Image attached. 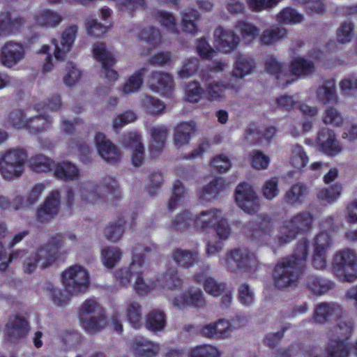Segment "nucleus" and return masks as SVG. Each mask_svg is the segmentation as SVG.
Wrapping results in <instances>:
<instances>
[{
	"mask_svg": "<svg viewBox=\"0 0 357 357\" xmlns=\"http://www.w3.org/2000/svg\"><path fill=\"white\" fill-rule=\"evenodd\" d=\"M313 215L307 211L298 213L285 221L280 227L276 239L272 241L273 222L268 216H262L252 233L257 242L271 247L287 244L293 241L298 234L310 230Z\"/></svg>",
	"mask_w": 357,
	"mask_h": 357,
	"instance_id": "obj_1",
	"label": "nucleus"
},
{
	"mask_svg": "<svg viewBox=\"0 0 357 357\" xmlns=\"http://www.w3.org/2000/svg\"><path fill=\"white\" fill-rule=\"evenodd\" d=\"M307 253V243L305 241L300 242L297 245L294 255L283 259L275 266L273 273L275 287L280 289H284L297 284L305 266Z\"/></svg>",
	"mask_w": 357,
	"mask_h": 357,
	"instance_id": "obj_2",
	"label": "nucleus"
},
{
	"mask_svg": "<svg viewBox=\"0 0 357 357\" xmlns=\"http://www.w3.org/2000/svg\"><path fill=\"white\" fill-rule=\"evenodd\" d=\"M62 248L63 242L61 236L56 234L30 253L22 251L24 272L31 273L37 267L45 269L53 266L59 257V250Z\"/></svg>",
	"mask_w": 357,
	"mask_h": 357,
	"instance_id": "obj_3",
	"label": "nucleus"
},
{
	"mask_svg": "<svg viewBox=\"0 0 357 357\" xmlns=\"http://www.w3.org/2000/svg\"><path fill=\"white\" fill-rule=\"evenodd\" d=\"M143 264L144 259L142 256L134 251L129 268L121 269L116 273V278L122 285L125 286L132 282V286L139 294H145L157 287V284L144 280L142 273L139 271Z\"/></svg>",
	"mask_w": 357,
	"mask_h": 357,
	"instance_id": "obj_4",
	"label": "nucleus"
},
{
	"mask_svg": "<svg viewBox=\"0 0 357 357\" xmlns=\"http://www.w3.org/2000/svg\"><path fill=\"white\" fill-rule=\"evenodd\" d=\"M26 151L19 147L0 152V174L7 181L20 178L24 173L26 160Z\"/></svg>",
	"mask_w": 357,
	"mask_h": 357,
	"instance_id": "obj_5",
	"label": "nucleus"
},
{
	"mask_svg": "<svg viewBox=\"0 0 357 357\" xmlns=\"http://www.w3.org/2000/svg\"><path fill=\"white\" fill-rule=\"evenodd\" d=\"M116 187V181L112 178H104L100 184L86 181L81 183L79 193L83 204L93 205L113 194Z\"/></svg>",
	"mask_w": 357,
	"mask_h": 357,
	"instance_id": "obj_6",
	"label": "nucleus"
},
{
	"mask_svg": "<svg viewBox=\"0 0 357 357\" xmlns=\"http://www.w3.org/2000/svg\"><path fill=\"white\" fill-rule=\"evenodd\" d=\"M79 319L82 328L92 334L99 332L106 325L102 307L93 299L86 300L83 303Z\"/></svg>",
	"mask_w": 357,
	"mask_h": 357,
	"instance_id": "obj_7",
	"label": "nucleus"
},
{
	"mask_svg": "<svg viewBox=\"0 0 357 357\" xmlns=\"http://www.w3.org/2000/svg\"><path fill=\"white\" fill-rule=\"evenodd\" d=\"M333 270L335 275L346 281L351 282L357 278V257L350 250L339 252L335 255Z\"/></svg>",
	"mask_w": 357,
	"mask_h": 357,
	"instance_id": "obj_8",
	"label": "nucleus"
},
{
	"mask_svg": "<svg viewBox=\"0 0 357 357\" xmlns=\"http://www.w3.org/2000/svg\"><path fill=\"white\" fill-rule=\"evenodd\" d=\"M61 282L65 288L74 293L86 288L89 283V274L83 266L74 264L66 268L61 273Z\"/></svg>",
	"mask_w": 357,
	"mask_h": 357,
	"instance_id": "obj_9",
	"label": "nucleus"
},
{
	"mask_svg": "<svg viewBox=\"0 0 357 357\" xmlns=\"http://www.w3.org/2000/svg\"><path fill=\"white\" fill-rule=\"evenodd\" d=\"M225 266L231 271L255 269L258 264L256 257L247 250L236 249L227 255Z\"/></svg>",
	"mask_w": 357,
	"mask_h": 357,
	"instance_id": "obj_10",
	"label": "nucleus"
},
{
	"mask_svg": "<svg viewBox=\"0 0 357 357\" xmlns=\"http://www.w3.org/2000/svg\"><path fill=\"white\" fill-rule=\"evenodd\" d=\"M236 202L238 206L249 214L256 213L259 208L258 197L252 188L247 184H239L236 188Z\"/></svg>",
	"mask_w": 357,
	"mask_h": 357,
	"instance_id": "obj_11",
	"label": "nucleus"
},
{
	"mask_svg": "<svg viewBox=\"0 0 357 357\" xmlns=\"http://www.w3.org/2000/svg\"><path fill=\"white\" fill-rule=\"evenodd\" d=\"M97 152L105 162L114 163L121 158L118 147L102 133H97L94 138Z\"/></svg>",
	"mask_w": 357,
	"mask_h": 357,
	"instance_id": "obj_12",
	"label": "nucleus"
},
{
	"mask_svg": "<svg viewBox=\"0 0 357 357\" xmlns=\"http://www.w3.org/2000/svg\"><path fill=\"white\" fill-rule=\"evenodd\" d=\"M61 195L59 191L51 192L37 210V219L41 222H47L59 213Z\"/></svg>",
	"mask_w": 357,
	"mask_h": 357,
	"instance_id": "obj_13",
	"label": "nucleus"
},
{
	"mask_svg": "<svg viewBox=\"0 0 357 357\" xmlns=\"http://www.w3.org/2000/svg\"><path fill=\"white\" fill-rule=\"evenodd\" d=\"M214 45L216 48L223 52L229 53L234 51L240 43V38L234 31L218 27L213 32Z\"/></svg>",
	"mask_w": 357,
	"mask_h": 357,
	"instance_id": "obj_14",
	"label": "nucleus"
},
{
	"mask_svg": "<svg viewBox=\"0 0 357 357\" xmlns=\"http://www.w3.org/2000/svg\"><path fill=\"white\" fill-rule=\"evenodd\" d=\"M25 56V50L20 43L8 41L1 47L0 61L8 68H11L22 61Z\"/></svg>",
	"mask_w": 357,
	"mask_h": 357,
	"instance_id": "obj_15",
	"label": "nucleus"
},
{
	"mask_svg": "<svg viewBox=\"0 0 357 357\" xmlns=\"http://www.w3.org/2000/svg\"><path fill=\"white\" fill-rule=\"evenodd\" d=\"M172 302L175 307L179 308L184 306L200 307L205 305L206 299L201 289L190 287L183 294L173 298Z\"/></svg>",
	"mask_w": 357,
	"mask_h": 357,
	"instance_id": "obj_16",
	"label": "nucleus"
},
{
	"mask_svg": "<svg viewBox=\"0 0 357 357\" xmlns=\"http://www.w3.org/2000/svg\"><path fill=\"white\" fill-rule=\"evenodd\" d=\"M27 321L22 317L16 315L10 317L5 326V335L10 341H16L24 337L29 333Z\"/></svg>",
	"mask_w": 357,
	"mask_h": 357,
	"instance_id": "obj_17",
	"label": "nucleus"
},
{
	"mask_svg": "<svg viewBox=\"0 0 357 357\" xmlns=\"http://www.w3.org/2000/svg\"><path fill=\"white\" fill-rule=\"evenodd\" d=\"M314 64L302 58H296L292 61L291 66L287 70L286 86L296 80L301 76H305L314 71Z\"/></svg>",
	"mask_w": 357,
	"mask_h": 357,
	"instance_id": "obj_18",
	"label": "nucleus"
},
{
	"mask_svg": "<svg viewBox=\"0 0 357 357\" xmlns=\"http://www.w3.org/2000/svg\"><path fill=\"white\" fill-rule=\"evenodd\" d=\"M149 83L152 91L163 95L168 94L174 88L172 75L161 71L153 72L151 75Z\"/></svg>",
	"mask_w": 357,
	"mask_h": 357,
	"instance_id": "obj_19",
	"label": "nucleus"
},
{
	"mask_svg": "<svg viewBox=\"0 0 357 357\" xmlns=\"http://www.w3.org/2000/svg\"><path fill=\"white\" fill-rule=\"evenodd\" d=\"M342 315L343 311L337 304L321 303L315 309L314 319L316 322L323 324L327 321L337 320Z\"/></svg>",
	"mask_w": 357,
	"mask_h": 357,
	"instance_id": "obj_20",
	"label": "nucleus"
},
{
	"mask_svg": "<svg viewBox=\"0 0 357 357\" xmlns=\"http://www.w3.org/2000/svg\"><path fill=\"white\" fill-rule=\"evenodd\" d=\"M130 347L137 357H154L160 349L158 344L143 337L134 338Z\"/></svg>",
	"mask_w": 357,
	"mask_h": 357,
	"instance_id": "obj_21",
	"label": "nucleus"
},
{
	"mask_svg": "<svg viewBox=\"0 0 357 357\" xmlns=\"http://www.w3.org/2000/svg\"><path fill=\"white\" fill-rule=\"evenodd\" d=\"M24 24V20L8 11L0 13V36L9 35L20 30Z\"/></svg>",
	"mask_w": 357,
	"mask_h": 357,
	"instance_id": "obj_22",
	"label": "nucleus"
},
{
	"mask_svg": "<svg viewBox=\"0 0 357 357\" xmlns=\"http://www.w3.org/2000/svg\"><path fill=\"white\" fill-rule=\"evenodd\" d=\"M318 139L321 150L325 153L335 156L342 151V147L336 140L335 135L331 130L328 128L322 130Z\"/></svg>",
	"mask_w": 357,
	"mask_h": 357,
	"instance_id": "obj_23",
	"label": "nucleus"
},
{
	"mask_svg": "<svg viewBox=\"0 0 357 357\" xmlns=\"http://www.w3.org/2000/svg\"><path fill=\"white\" fill-rule=\"evenodd\" d=\"M39 112V109L35 107L27 109L28 123L26 130L31 134H37L44 131L50 123V119L45 115L40 114H35L34 112Z\"/></svg>",
	"mask_w": 357,
	"mask_h": 357,
	"instance_id": "obj_24",
	"label": "nucleus"
},
{
	"mask_svg": "<svg viewBox=\"0 0 357 357\" xmlns=\"http://www.w3.org/2000/svg\"><path fill=\"white\" fill-rule=\"evenodd\" d=\"M124 143L132 150V162L135 167H139L144 160V147L141 138L136 132H130L124 137Z\"/></svg>",
	"mask_w": 357,
	"mask_h": 357,
	"instance_id": "obj_25",
	"label": "nucleus"
},
{
	"mask_svg": "<svg viewBox=\"0 0 357 357\" xmlns=\"http://www.w3.org/2000/svg\"><path fill=\"white\" fill-rule=\"evenodd\" d=\"M265 71L273 75L282 86H286L287 68L276 57L268 56L264 59Z\"/></svg>",
	"mask_w": 357,
	"mask_h": 357,
	"instance_id": "obj_26",
	"label": "nucleus"
},
{
	"mask_svg": "<svg viewBox=\"0 0 357 357\" xmlns=\"http://www.w3.org/2000/svg\"><path fill=\"white\" fill-rule=\"evenodd\" d=\"M223 219L221 211L213 208L202 211L195 220V224L197 228L204 230L218 225Z\"/></svg>",
	"mask_w": 357,
	"mask_h": 357,
	"instance_id": "obj_27",
	"label": "nucleus"
},
{
	"mask_svg": "<svg viewBox=\"0 0 357 357\" xmlns=\"http://www.w3.org/2000/svg\"><path fill=\"white\" fill-rule=\"evenodd\" d=\"M44 290L53 303L60 307L66 305L71 298V294L74 293L72 290L67 289L65 287L63 290L50 282H47L45 284Z\"/></svg>",
	"mask_w": 357,
	"mask_h": 357,
	"instance_id": "obj_28",
	"label": "nucleus"
},
{
	"mask_svg": "<svg viewBox=\"0 0 357 357\" xmlns=\"http://www.w3.org/2000/svg\"><path fill=\"white\" fill-rule=\"evenodd\" d=\"M288 36V31L281 26H272L264 30L260 36L261 43L266 46L275 45Z\"/></svg>",
	"mask_w": 357,
	"mask_h": 357,
	"instance_id": "obj_29",
	"label": "nucleus"
},
{
	"mask_svg": "<svg viewBox=\"0 0 357 357\" xmlns=\"http://www.w3.org/2000/svg\"><path fill=\"white\" fill-rule=\"evenodd\" d=\"M195 280L197 282H203L204 291L209 295L216 297L220 296L225 291L226 284L218 282L211 277H207L204 273H197L195 275Z\"/></svg>",
	"mask_w": 357,
	"mask_h": 357,
	"instance_id": "obj_30",
	"label": "nucleus"
},
{
	"mask_svg": "<svg viewBox=\"0 0 357 357\" xmlns=\"http://www.w3.org/2000/svg\"><path fill=\"white\" fill-rule=\"evenodd\" d=\"M315 93L317 100L324 105L331 102H336L337 100L335 82L332 79L324 81L316 89Z\"/></svg>",
	"mask_w": 357,
	"mask_h": 357,
	"instance_id": "obj_31",
	"label": "nucleus"
},
{
	"mask_svg": "<svg viewBox=\"0 0 357 357\" xmlns=\"http://www.w3.org/2000/svg\"><path fill=\"white\" fill-rule=\"evenodd\" d=\"M336 324L330 330L328 336L334 341L347 342L353 332V323L340 318Z\"/></svg>",
	"mask_w": 357,
	"mask_h": 357,
	"instance_id": "obj_32",
	"label": "nucleus"
},
{
	"mask_svg": "<svg viewBox=\"0 0 357 357\" xmlns=\"http://www.w3.org/2000/svg\"><path fill=\"white\" fill-rule=\"evenodd\" d=\"M34 19L38 26L48 28L56 27L62 21L59 13L49 9L38 11L36 13Z\"/></svg>",
	"mask_w": 357,
	"mask_h": 357,
	"instance_id": "obj_33",
	"label": "nucleus"
},
{
	"mask_svg": "<svg viewBox=\"0 0 357 357\" xmlns=\"http://www.w3.org/2000/svg\"><path fill=\"white\" fill-rule=\"evenodd\" d=\"M255 68L254 60L245 55H238L234 63L232 77L243 79L251 74Z\"/></svg>",
	"mask_w": 357,
	"mask_h": 357,
	"instance_id": "obj_34",
	"label": "nucleus"
},
{
	"mask_svg": "<svg viewBox=\"0 0 357 357\" xmlns=\"http://www.w3.org/2000/svg\"><path fill=\"white\" fill-rule=\"evenodd\" d=\"M153 17L167 31L175 34L178 33L177 21L173 13L165 10H157L153 13Z\"/></svg>",
	"mask_w": 357,
	"mask_h": 357,
	"instance_id": "obj_35",
	"label": "nucleus"
},
{
	"mask_svg": "<svg viewBox=\"0 0 357 357\" xmlns=\"http://www.w3.org/2000/svg\"><path fill=\"white\" fill-rule=\"evenodd\" d=\"M152 142L150 151L153 155L160 151L165 146V142L169 137L168 129L164 126H159L151 130Z\"/></svg>",
	"mask_w": 357,
	"mask_h": 357,
	"instance_id": "obj_36",
	"label": "nucleus"
},
{
	"mask_svg": "<svg viewBox=\"0 0 357 357\" xmlns=\"http://www.w3.org/2000/svg\"><path fill=\"white\" fill-rule=\"evenodd\" d=\"M355 24L351 20L342 22L336 30V40L340 44L349 43L355 35Z\"/></svg>",
	"mask_w": 357,
	"mask_h": 357,
	"instance_id": "obj_37",
	"label": "nucleus"
},
{
	"mask_svg": "<svg viewBox=\"0 0 357 357\" xmlns=\"http://www.w3.org/2000/svg\"><path fill=\"white\" fill-rule=\"evenodd\" d=\"M146 73V69L141 68L132 75L122 86L121 91L125 95L131 94L138 91L143 84V75Z\"/></svg>",
	"mask_w": 357,
	"mask_h": 357,
	"instance_id": "obj_38",
	"label": "nucleus"
},
{
	"mask_svg": "<svg viewBox=\"0 0 357 357\" xmlns=\"http://www.w3.org/2000/svg\"><path fill=\"white\" fill-rule=\"evenodd\" d=\"M199 19V13L195 9H185L181 13V24L183 30L194 34L197 31V22Z\"/></svg>",
	"mask_w": 357,
	"mask_h": 357,
	"instance_id": "obj_39",
	"label": "nucleus"
},
{
	"mask_svg": "<svg viewBox=\"0 0 357 357\" xmlns=\"http://www.w3.org/2000/svg\"><path fill=\"white\" fill-rule=\"evenodd\" d=\"M172 258L178 265L186 268L199 261L197 252L187 250L178 249L175 250L172 255Z\"/></svg>",
	"mask_w": 357,
	"mask_h": 357,
	"instance_id": "obj_40",
	"label": "nucleus"
},
{
	"mask_svg": "<svg viewBox=\"0 0 357 357\" xmlns=\"http://www.w3.org/2000/svg\"><path fill=\"white\" fill-rule=\"evenodd\" d=\"M182 284V280L178 277L177 271L174 268L169 269L157 281V287L174 290Z\"/></svg>",
	"mask_w": 357,
	"mask_h": 357,
	"instance_id": "obj_41",
	"label": "nucleus"
},
{
	"mask_svg": "<svg viewBox=\"0 0 357 357\" xmlns=\"http://www.w3.org/2000/svg\"><path fill=\"white\" fill-rule=\"evenodd\" d=\"M54 174L62 180H74L79 176V170L70 162H61L55 165Z\"/></svg>",
	"mask_w": 357,
	"mask_h": 357,
	"instance_id": "obj_42",
	"label": "nucleus"
},
{
	"mask_svg": "<svg viewBox=\"0 0 357 357\" xmlns=\"http://www.w3.org/2000/svg\"><path fill=\"white\" fill-rule=\"evenodd\" d=\"M166 320L164 313L160 310H153L146 316V327L154 332L161 331L164 329Z\"/></svg>",
	"mask_w": 357,
	"mask_h": 357,
	"instance_id": "obj_43",
	"label": "nucleus"
},
{
	"mask_svg": "<svg viewBox=\"0 0 357 357\" xmlns=\"http://www.w3.org/2000/svg\"><path fill=\"white\" fill-rule=\"evenodd\" d=\"M304 20L303 15L296 10L287 7L280 10L276 17L278 23L282 24H296Z\"/></svg>",
	"mask_w": 357,
	"mask_h": 357,
	"instance_id": "obj_44",
	"label": "nucleus"
},
{
	"mask_svg": "<svg viewBox=\"0 0 357 357\" xmlns=\"http://www.w3.org/2000/svg\"><path fill=\"white\" fill-rule=\"evenodd\" d=\"M126 315L128 320L135 328H138L142 324V306L136 301H129L126 307Z\"/></svg>",
	"mask_w": 357,
	"mask_h": 357,
	"instance_id": "obj_45",
	"label": "nucleus"
},
{
	"mask_svg": "<svg viewBox=\"0 0 357 357\" xmlns=\"http://www.w3.org/2000/svg\"><path fill=\"white\" fill-rule=\"evenodd\" d=\"M229 87L232 89L235 88L233 84L226 85L220 82L208 83L206 88V98L211 101L220 100L224 98L225 91Z\"/></svg>",
	"mask_w": 357,
	"mask_h": 357,
	"instance_id": "obj_46",
	"label": "nucleus"
},
{
	"mask_svg": "<svg viewBox=\"0 0 357 357\" xmlns=\"http://www.w3.org/2000/svg\"><path fill=\"white\" fill-rule=\"evenodd\" d=\"M7 123L14 128L26 129L28 123L27 109L25 111L16 109L10 112L8 114Z\"/></svg>",
	"mask_w": 357,
	"mask_h": 357,
	"instance_id": "obj_47",
	"label": "nucleus"
},
{
	"mask_svg": "<svg viewBox=\"0 0 357 357\" xmlns=\"http://www.w3.org/2000/svg\"><path fill=\"white\" fill-rule=\"evenodd\" d=\"M236 29L238 31L243 40L246 43H251L259 33V29L256 26L244 21L238 22Z\"/></svg>",
	"mask_w": 357,
	"mask_h": 357,
	"instance_id": "obj_48",
	"label": "nucleus"
},
{
	"mask_svg": "<svg viewBox=\"0 0 357 357\" xmlns=\"http://www.w3.org/2000/svg\"><path fill=\"white\" fill-rule=\"evenodd\" d=\"M224 187V180L221 178H216L203 188L200 192V197L207 201L213 199Z\"/></svg>",
	"mask_w": 357,
	"mask_h": 357,
	"instance_id": "obj_49",
	"label": "nucleus"
},
{
	"mask_svg": "<svg viewBox=\"0 0 357 357\" xmlns=\"http://www.w3.org/2000/svg\"><path fill=\"white\" fill-rule=\"evenodd\" d=\"M31 169L36 172H47L55 167L54 163L44 155H37L30 159Z\"/></svg>",
	"mask_w": 357,
	"mask_h": 357,
	"instance_id": "obj_50",
	"label": "nucleus"
},
{
	"mask_svg": "<svg viewBox=\"0 0 357 357\" xmlns=\"http://www.w3.org/2000/svg\"><path fill=\"white\" fill-rule=\"evenodd\" d=\"M93 54L98 61L102 63V66L114 63L112 53L107 50L105 45L102 43H96L93 45Z\"/></svg>",
	"mask_w": 357,
	"mask_h": 357,
	"instance_id": "obj_51",
	"label": "nucleus"
},
{
	"mask_svg": "<svg viewBox=\"0 0 357 357\" xmlns=\"http://www.w3.org/2000/svg\"><path fill=\"white\" fill-rule=\"evenodd\" d=\"M121 256L122 252L118 248H105L101 252L102 261L109 268L114 267Z\"/></svg>",
	"mask_w": 357,
	"mask_h": 357,
	"instance_id": "obj_52",
	"label": "nucleus"
},
{
	"mask_svg": "<svg viewBox=\"0 0 357 357\" xmlns=\"http://www.w3.org/2000/svg\"><path fill=\"white\" fill-rule=\"evenodd\" d=\"M322 121L326 125L339 127L343 124L340 112L333 107H327L322 114Z\"/></svg>",
	"mask_w": 357,
	"mask_h": 357,
	"instance_id": "obj_53",
	"label": "nucleus"
},
{
	"mask_svg": "<svg viewBox=\"0 0 357 357\" xmlns=\"http://www.w3.org/2000/svg\"><path fill=\"white\" fill-rule=\"evenodd\" d=\"M186 193V190L184 189L181 183L179 181H176L173 183L172 195L168 202V208L169 209H174L178 205L181 204Z\"/></svg>",
	"mask_w": 357,
	"mask_h": 357,
	"instance_id": "obj_54",
	"label": "nucleus"
},
{
	"mask_svg": "<svg viewBox=\"0 0 357 357\" xmlns=\"http://www.w3.org/2000/svg\"><path fill=\"white\" fill-rule=\"evenodd\" d=\"M139 37L153 47L158 45L161 40L160 31L153 26L143 28L139 33Z\"/></svg>",
	"mask_w": 357,
	"mask_h": 357,
	"instance_id": "obj_55",
	"label": "nucleus"
},
{
	"mask_svg": "<svg viewBox=\"0 0 357 357\" xmlns=\"http://www.w3.org/2000/svg\"><path fill=\"white\" fill-rule=\"evenodd\" d=\"M195 220L191 218L190 213L182 211L172 221L170 227L172 229L178 231H184L192 225Z\"/></svg>",
	"mask_w": 357,
	"mask_h": 357,
	"instance_id": "obj_56",
	"label": "nucleus"
},
{
	"mask_svg": "<svg viewBox=\"0 0 357 357\" xmlns=\"http://www.w3.org/2000/svg\"><path fill=\"white\" fill-rule=\"evenodd\" d=\"M142 105L144 110L151 114H160L165 109V105L160 100L148 96L142 98Z\"/></svg>",
	"mask_w": 357,
	"mask_h": 357,
	"instance_id": "obj_57",
	"label": "nucleus"
},
{
	"mask_svg": "<svg viewBox=\"0 0 357 357\" xmlns=\"http://www.w3.org/2000/svg\"><path fill=\"white\" fill-rule=\"evenodd\" d=\"M307 286L314 294H325L332 287V284L321 278L311 277L307 282Z\"/></svg>",
	"mask_w": 357,
	"mask_h": 357,
	"instance_id": "obj_58",
	"label": "nucleus"
},
{
	"mask_svg": "<svg viewBox=\"0 0 357 357\" xmlns=\"http://www.w3.org/2000/svg\"><path fill=\"white\" fill-rule=\"evenodd\" d=\"M332 238L331 235L322 231L319 233L314 238V250L319 252H327L328 249L331 247Z\"/></svg>",
	"mask_w": 357,
	"mask_h": 357,
	"instance_id": "obj_59",
	"label": "nucleus"
},
{
	"mask_svg": "<svg viewBox=\"0 0 357 357\" xmlns=\"http://www.w3.org/2000/svg\"><path fill=\"white\" fill-rule=\"evenodd\" d=\"M307 162L308 158L303 148L299 145H296L292 149V155L291 158L292 166L296 169H301L305 167Z\"/></svg>",
	"mask_w": 357,
	"mask_h": 357,
	"instance_id": "obj_60",
	"label": "nucleus"
},
{
	"mask_svg": "<svg viewBox=\"0 0 357 357\" xmlns=\"http://www.w3.org/2000/svg\"><path fill=\"white\" fill-rule=\"evenodd\" d=\"M199 61L197 59L192 58L187 60L178 70V77L181 79H188L192 76L197 70Z\"/></svg>",
	"mask_w": 357,
	"mask_h": 357,
	"instance_id": "obj_61",
	"label": "nucleus"
},
{
	"mask_svg": "<svg viewBox=\"0 0 357 357\" xmlns=\"http://www.w3.org/2000/svg\"><path fill=\"white\" fill-rule=\"evenodd\" d=\"M306 192L307 188L303 185L301 183L296 184L286 192V201L291 204L301 202V199L306 194Z\"/></svg>",
	"mask_w": 357,
	"mask_h": 357,
	"instance_id": "obj_62",
	"label": "nucleus"
},
{
	"mask_svg": "<svg viewBox=\"0 0 357 357\" xmlns=\"http://www.w3.org/2000/svg\"><path fill=\"white\" fill-rule=\"evenodd\" d=\"M270 158L260 151H254L251 153L250 164L256 169H266L269 163Z\"/></svg>",
	"mask_w": 357,
	"mask_h": 357,
	"instance_id": "obj_63",
	"label": "nucleus"
},
{
	"mask_svg": "<svg viewBox=\"0 0 357 357\" xmlns=\"http://www.w3.org/2000/svg\"><path fill=\"white\" fill-rule=\"evenodd\" d=\"M86 30L88 35L99 37L107 32L108 28L98 22L96 20L88 18L85 22Z\"/></svg>",
	"mask_w": 357,
	"mask_h": 357,
	"instance_id": "obj_64",
	"label": "nucleus"
}]
</instances>
